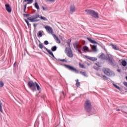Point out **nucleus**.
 Instances as JSON below:
<instances>
[{
  "instance_id": "obj_28",
  "label": "nucleus",
  "mask_w": 127,
  "mask_h": 127,
  "mask_svg": "<svg viewBox=\"0 0 127 127\" xmlns=\"http://www.w3.org/2000/svg\"><path fill=\"white\" fill-rule=\"evenodd\" d=\"M76 86L77 87H80V82H79V80H76Z\"/></svg>"
},
{
  "instance_id": "obj_6",
  "label": "nucleus",
  "mask_w": 127,
  "mask_h": 127,
  "mask_svg": "<svg viewBox=\"0 0 127 127\" xmlns=\"http://www.w3.org/2000/svg\"><path fill=\"white\" fill-rule=\"evenodd\" d=\"M103 72L105 73L106 75L111 77L112 76H115V72L110 70L109 68H104L102 69Z\"/></svg>"
},
{
  "instance_id": "obj_36",
  "label": "nucleus",
  "mask_w": 127,
  "mask_h": 127,
  "mask_svg": "<svg viewBox=\"0 0 127 127\" xmlns=\"http://www.w3.org/2000/svg\"><path fill=\"white\" fill-rule=\"evenodd\" d=\"M113 86H114L116 88V89H118V90H120V87H119L118 85L115 84H113Z\"/></svg>"
},
{
  "instance_id": "obj_4",
  "label": "nucleus",
  "mask_w": 127,
  "mask_h": 127,
  "mask_svg": "<svg viewBox=\"0 0 127 127\" xmlns=\"http://www.w3.org/2000/svg\"><path fill=\"white\" fill-rule=\"evenodd\" d=\"M84 109L87 113H90L92 110V104L89 100H87L84 103Z\"/></svg>"
},
{
  "instance_id": "obj_47",
  "label": "nucleus",
  "mask_w": 127,
  "mask_h": 127,
  "mask_svg": "<svg viewBox=\"0 0 127 127\" xmlns=\"http://www.w3.org/2000/svg\"><path fill=\"white\" fill-rule=\"evenodd\" d=\"M62 93H63V95H64V92H63Z\"/></svg>"
},
{
  "instance_id": "obj_39",
  "label": "nucleus",
  "mask_w": 127,
  "mask_h": 127,
  "mask_svg": "<svg viewBox=\"0 0 127 127\" xmlns=\"http://www.w3.org/2000/svg\"><path fill=\"white\" fill-rule=\"evenodd\" d=\"M60 61H61L62 62H67V61L65 59L60 60Z\"/></svg>"
},
{
  "instance_id": "obj_32",
  "label": "nucleus",
  "mask_w": 127,
  "mask_h": 127,
  "mask_svg": "<svg viewBox=\"0 0 127 127\" xmlns=\"http://www.w3.org/2000/svg\"><path fill=\"white\" fill-rule=\"evenodd\" d=\"M38 36H40V37H41L42 36V32L41 31H39Z\"/></svg>"
},
{
  "instance_id": "obj_2",
  "label": "nucleus",
  "mask_w": 127,
  "mask_h": 127,
  "mask_svg": "<svg viewBox=\"0 0 127 127\" xmlns=\"http://www.w3.org/2000/svg\"><path fill=\"white\" fill-rule=\"evenodd\" d=\"M45 28L46 30H47L48 33H49L50 34H52L55 40H56V42L57 43L60 44L61 43V41H60V39L56 36L55 34H53V29L52 28L49 26H46L45 27Z\"/></svg>"
},
{
  "instance_id": "obj_24",
  "label": "nucleus",
  "mask_w": 127,
  "mask_h": 127,
  "mask_svg": "<svg viewBox=\"0 0 127 127\" xmlns=\"http://www.w3.org/2000/svg\"><path fill=\"white\" fill-rule=\"evenodd\" d=\"M81 46L80 45V44H78V45H77L76 48H75V49H76V50H80V49H81Z\"/></svg>"
},
{
  "instance_id": "obj_11",
  "label": "nucleus",
  "mask_w": 127,
  "mask_h": 127,
  "mask_svg": "<svg viewBox=\"0 0 127 127\" xmlns=\"http://www.w3.org/2000/svg\"><path fill=\"white\" fill-rule=\"evenodd\" d=\"M70 12H72V13H73V12H75V11H76V7L74 5H70Z\"/></svg>"
},
{
  "instance_id": "obj_25",
  "label": "nucleus",
  "mask_w": 127,
  "mask_h": 127,
  "mask_svg": "<svg viewBox=\"0 0 127 127\" xmlns=\"http://www.w3.org/2000/svg\"><path fill=\"white\" fill-rule=\"evenodd\" d=\"M80 74H81L82 75L84 76V77H87V73H86V72L80 71Z\"/></svg>"
},
{
  "instance_id": "obj_14",
  "label": "nucleus",
  "mask_w": 127,
  "mask_h": 127,
  "mask_svg": "<svg viewBox=\"0 0 127 127\" xmlns=\"http://www.w3.org/2000/svg\"><path fill=\"white\" fill-rule=\"evenodd\" d=\"M23 2H27V4H30L33 2V0H24Z\"/></svg>"
},
{
  "instance_id": "obj_38",
  "label": "nucleus",
  "mask_w": 127,
  "mask_h": 127,
  "mask_svg": "<svg viewBox=\"0 0 127 127\" xmlns=\"http://www.w3.org/2000/svg\"><path fill=\"white\" fill-rule=\"evenodd\" d=\"M123 84L124 85V86H125L127 88V82H126V81L123 82Z\"/></svg>"
},
{
  "instance_id": "obj_16",
  "label": "nucleus",
  "mask_w": 127,
  "mask_h": 127,
  "mask_svg": "<svg viewBox=\"0 0 127 127\" xmlns=\"http://www.w3.org/2000/svg\"><path fill=\"white\" fill-rule=\"evenodd\" d=\"M106 56H105V54L103 53L99 56V58H100V59H104V60H106Z\"/></svg>"
},
{
  "instance_id": "obj_9",
  "label": "nucleus",
  "mask_w": 127,
  "mask_h": 127,
  "mask_svg": "<svg viewBox=\"0 0 127 127\" xmlns=\"http://www.w3.org/2000/svg\"><path fill=\"white\" fill-rule=\"evenodd\" d=\"M64 67H66V68H67V69H68V70H70V71H73L75 73H79V71H78V70H77V69L75 68L74 67L71 66L69 64H64Z\"/></svg>"
},
{
  "instance_id": "obj_13",
  "label": "nucleus",
  "mask_w": 127,
  "mask_h": 127,
  "mask_svg": "<svg viewBox=\"0 0 127 127\" xmlns=\"http://www.w3.org/2000/svg\"><path fill=\"white\" fill-rule=\"evenodd\" d=\"M87 39L88 40V41L91 42V43H93V44H98V42H97L96 41L94 40H92L91 38H87Z\"/></svg>"
},
{
  "instance_id": "obj_17",
  "label": "nucleus",
  "mask_w": 127,
  "mask_h": 127,
  "mask_svg": "<svg viewBox=\"0 0 127 127\" xmlns=\"http://www.w3.org/2000/svg\"><path fill=\"white\" fill-rule=\"evenodd\" d=\"M121 64H122V66H124V67H126V66H127V63L126 61L122 60V62H121Z\"/></svg>"
},
{
  "instance_id": "obj_18",
  "label": "nucleus",
  "mask_w": 127,
  "mask_h": 127,
  "mask_svg": "<svg viewBox=\"0 0 127 127\" xmlns=\"http://www.w3.org/2000/svg\"><path fill=\"white\" fill-rule=\"evenodd\" d=\"M51 50H52V51H53V52L56 51V50H57V47L56 46L52 47Z\"/></svg>"
},
{
  "instance_id": "obj_40",
  "label": "nucleus",
  "mask_w": 127,
  "mask_h": 127,
  "mask_svg": "<svg viewBox=\"0 0 127 127\" xmlns=\"http://www.w3.org/2000/svg\"><path fill=\"white\" fill-rule=\"evenodd\" d=\"M85 58H87V59H89V60H90V59L91 58V57H89L88 56H86Z\"/></svg>"
},
{
  "instance_id": "obj_21",
  "label": "nucleus",
  "mask_w": 127,
  "mask_h": 127,
  "mask_svg": "<svg viewBox=\"0 0 127 127\" xmlns=\"http://www.w3.org/2000/svg\"><path fill=\"white\" fill-rule=\"evenodd\" d=\"M35 7L37 8V9H39V5H38V3H37V2L35 3Z\"/></svg>"
},
{
  "instance_id": "obj_30",
  "label": "nucleus",
  "mask_w": 127,
  "mask_h": 127,
  "mask_svg": "<svg viewBox=\"0 0 127 127\" xmlns=\"http://www.w3.org/2000/svg\"><path fill=\"white\" fill-rule=\"evenodd\" d=\"M89 60H91V61H96V60H97V59L96 58L90 57V59H89Z\"/></svg>"
},
{
  "instance_id": "obj_35",
  "label": "nucleus",
  "mask_w": 127,
  "mask_h": 127,
  "mask_svg": "<svg viewBox=\"0 0 127 127\" xmlns=\"http://www.w3.org/2000/svg\"><path fill=\"white\" fill-rule=\"evenodd\" d=\"M39 47L41 49H42L43 48V45H42V44H39Z\"/></svg>"
},
{
  "instance_id": "obj_44",
  "label": "nucleus",
  "mask_w": 127,
  "mask_h": 127,
  "mask_svg": "<svg viewBox=\"0 0 127 127\" xmlns=\"http://www.w3.org/2000/svg\"><path fill=\"white\" fill-rule=\"evenodd\" d=\"M15 63H16V62H15V63L14 64V66H15Z\"/></svg>"
},
{
  "instance_id": "obj_42",
  "label": "nucleus",
  "mask_w": 127,
  "mask_h": 127,
  "mask_svg": "<svg viewBox=\"0 0 127 127\" xmlns=\"http://www.w3.org/2000/svg\"><path fill=\"white\" fill-rule=\"evenodd\" d=\"M117 71H118V72H121V69H118Z\"/></svg>"
},
{
  "instance_id": "obj_15",
  "label": "nucleus",
  "mask_w": 127,
  "mask_h": 127,
  "mask_svg": "<svg viewBox=\"0 0 127 127\" xmlns=\"http://www.w3.org/2000/svg\"><path fill=\"white\" fill-rule=\"evenodd\" d=\"M111 45L113 49H114V50H120V48H119L116 45L113 44H111Z\"/></svg>"
},
{
  "instance_id": "obj_1",
  "label": "nucleus",
  "mask_w": 127,
  "mask_h": 127,
  "mask_svg": "<svg viewBox=\"0 0 127 127\" xmlns=\"http://www.w3.org/2000/svg\"><path fill=\"white\" fill-rule=\"evenodd\" d=\"M37 18H40V19L44 20L45 21L47 20L46 17L42 16H40L39 14H36L31 17H29L27 18V19L28 20H30L31 22H37V21H39V20L37 19Z\"/></svg>"
},
{
  "instance_id": "obj_3",
  "label": "nucleus",
  "mask_w": 127,
  "mask_h": 127,
  "mask_svg": "<svg viewBox=\"0 0 127 127\" xmlns=\"http://www.w3.org/2000/svg\"><path fill=\"white\" fill-rule=\"evenodd\" d=\"M28 85L29 88L33 90V92H34V91H36V87L38 91H40V90H41V88L36 82H33L32 81H29L28 83Z\"/></svg>"
},
{
  "instance_id": "obj_34",
  "label": "nucleus",
  "mask_w": 127,
  "mask_h": 127,
  "mask_svg": "<svg viewBox=\"0 0 127 127\" xmlns=\"http://www.w3.org/2000/svg\"><path fill=\"white\" fill-rule=\"evenodd\" d=\"M95 65H96V66H98V67H101V64L100 63V62H97L95 64Z\"/></svg>"
},
{
  "instance_id": "obj_50",
  "label": "nucleus",
  "mask_w": 127,
  "mask_h": 127,
  "mask_svg": "<svg viewBox=\"0 0 127 127\" xmlns=\"http://www.w3.org/2000/svg\"><path fill=\"white\" fill-rule=\"evenodd\" d=\"M95 69H96V70H98V69H97V68H95Z\"/></svg>"
},
{
  "instance_id": "obj_27",
  "label": "nucleus",
  "mask_w": 127,
  "mask_h": 127,
  "mask_svg": "<svg viewBox=\"0 0 127 127\" xmlns=\"http://www.w3.org/2000/svg\"><path fill=\"white\" fill-rule=\"evenodd\" d=\"M83 51H89V48L87 46L83 47Z\"/></svg>"
},
{
  "instance_id": "obj_41",
  "label": "nucleus",
  "mask_w": 127,
  "mask_h": 127,
  "mask_svg": "<svg viewBox=\"0 0 127 127\" xmlns=\"http://www.w3.org/2000/svg\"><path fill=\"white\" fill-rule=\"evenodd\" d=\"M27 4H28L27 3L26 4L24 5V8H25V9H26V6H27Z\"/></svg>"
},
{
  "instance_id": "obj_51",
  "label": "nucleus",
  "mask_w": 127,
  "mask_h": 127,
  "mask_svg": "<svg viewBox=\"0 0 127 127\" xmlns=\"http://www.w3.org/2000/svg\"><path fill=\"white\" fill-rule=\"evenodd\" d=\"M117 111H120V110H118Z\"/></svg>"
},
{
  "instance_id": "obj_12",
  "label": "nucleus",
  "mask_w": 127,
  "mask_h": 127,
  "mask_svg": "<svg viewBox=\"0 0 127 127\" xmlns=\"http://www.w3.org/2000/svg\"><path fill=\"white\" fill-rule=\"evenodd\" d=\"M44 49L46 50V51H47L48 53H49L50 55H51V56L53 57V58L55 57L54 56V55L53 54V53H52V52H51L50 50L47 49L46 47H44Z\"/></svg>"
},
{
  "instance_id": "obj_43",
  "label": "nucleus",
  "mask_w": 127,
  "mask_h": 127,
  "mask_svg": "<svg viewBox=\"0 0 127 127\" xmlns=\"http://www.w3.org/2000/svg\"><path fill=\"white\" fill-rule=\"evenodd\" d=\"M103 77L104 78H107V76H106L105 75H103Z\"/></svg>"
},
{
  "instance_id": "obj_31",
  "label": "nucleus",
  "mask_w": 127,
  "mask_h": 127,
  "mask_svg": "<svg viewBox=\"0 0 127 127\" xmlns=\"http://www.w3.org/2000/svg\"><path fill=\"white\" fill-rule=\"evenodd\" d=\"M56 0H46L47 2H54Z\"/></svg>"
},
{
  "instance_id": "obj_45",
  "label": "nucleus",
  "mask_w": 127,
  "mask_h": 127,
  "mask_svg": "<svg viewBox=\"0 0 127 127\" xmlns=\"http://www.w3.org/2000/svg\"><path fill=\"white\" fill-rule=\"evenodd\" d=\"M25 15L26 16H28V15H27V14H25Z\"/></svg>"
},
{
  "instance_id": "obj_7",
  "label": "nucleus",
  "mask_w": 127,
  "mask_h": 127,
  "mask_svg": "<svg viewBox=\"0 0 127 127\" xmlns=\"http://www.w3.org/2000/svg\"><path fill=\"white\" fill-rule=\"evenodd\" d=\"M105 60H108L109 63H110V64H114V62H115L114 56L110 54H107Z\"/></svg>"
},
{
  "instance_id": "obj_5",
  "label": "nucleus",
  "mask_w": 127,
  "mask_h": 127,
  "mask_svg": "<svg viewBox=\"0 0 127 127\" xmlns=\"http://www.w3.org/2000/svg\"><path fill=\"white\" fill-rule=\"evenodd\" d=\"M85 12H87L88 14H90L93 17L95 18H99V13L98 12L93 10H85Z\"/></svg>"
},
{
  "instance_id": "obj_46",
  "label": "nucleus",
  "mask_w": 127,
  "mask_h": 127,
  "mask_svg": "<svg viewBox=\"0 0 127 127\" xmlns=\"http://www.w3.org/2000/svg\"><path fill=\"white\" fill-rule=\"evenodd\" d=\"M25 8H24V11H25Z\"/></svg>"
},
{
  "instance_id": "obj_23",
  "label": "nucleus",
  "mask_w": 127,
  "mask_h": 127,
  "mask_svg": "<svg viewBox=\"0 0 127 127\" xmlns=\"http://www.w3.org/2000/svg\"><path fill=\"white\" fill-rule=\"evenodd\" d=\"M4 86V83H3V82L2 81L0 80V88H2Z\"/></svg>"
},
{
  "instance_id": "obj_19",
  "label": "nucleus",
  "mask_w": 127,
  "mask_h": 127,
  "mask_svg": "<svg viewBox=\"0 0 127 127\" xmlns=\"http://www.w3.org/2000/svg\"><path fill=\"white\" fill-rule=\"evenodd\" d=\"M0 113H3V111H2V103H1V102L0 101Z\"/></svg>"
},
{
  "instance_id": "obj_8",
  "label": "nucleus",
  "mask_w": 127,
  "mask_h": 127,
  "mask_svg": "<svg viewBox=\"0 0 127 127\" xmlns=\"http://www.w3.org/2000/svg\"><path fill=\"white\" fill-rule=\"evenodd\" d=\"M65 53L67 56L69 57V58H73V52H72V50H71V48H66L65 49Z\"/></svg>"
},
{
  "instance_id": "obj_10",
  "label": "nucleus",
  "mask_w": 127,
  "mask_h": 127,
  "mask_svg": "<svg viewBox=\"0 0 127 127\" xmlns=\"http://www.w3.org/2000/svg\"><path fill=\"white\" fill-rule=\"evenodd\" d=\"M5 6L6 10H7L8 12H11V7H10V6L9 5V4H6L5 5Z\"/></svg>"
},
{
  "instance_id": "obj_29",
  "label": "nucleus",
  "mask_w": 127,
  "mask_h": 127,
  "mask_svg": "<svg viewBox=\"0 0 127 127\" xmlns=\"http://www.w3.org/2000/svg\"><path fill=\"white\" fill-rule=\"evenodd\" d=\"M72 40H71V39H68V42L67 43V45H68V46L69 47V48H70V45H71V41Z\"/></svg>"
},
{
  "instance_id": "obj_20",
  "label": "nucleus",
  "mask_w": 127,
  "mask_h": 127,
  "mask_svg": "<svg viewBox=\"0 0 127 127\" xmlns=\"http://www.w3.org/2000/svg\"><path fill=\"white\" fill-rule=\"evenodd\" d=\"M79 65L80 67V68H82V69H85V65L83 64L79 63Z\"/></svg>"
},
{
  "instance_id": "obj_22",
  "label": "nucleus",
  "mask_w": 127,
  "mask_h": 127,
  "mask_svg": "<svg viewBox=\"0 0 127 127\" xmlns=\"http://www.w3.org/2000/svg\"><path fill=\"white\" fill-rule=\"evenodd\" d=\"M79 44V43L78 42H75L74 44H73V46L74 48H77V47L78 46Z\"/></svg>"
},
{
  "instance_id": "obj_33",
  "label": "nucleus",
  "mask_w": 127,
  "mask_h": 127,
  "mask_svg": "<svg viewBox=\"0 0 127 127\" xmlns=\"http://www.w3.org/2000/svg\"><path fill=\"white\" fill-rule=\"evenodd\" d=\"M25 22L27 23L28 26H30V24H29V22L27 19H25Z\"/></svg>"
},
{
  "instance_id": "obj_48",
  "label": "nucleus",
  "mask_w": 127,
  "mask_h": 127,
  "mask_svg": "<svg viewBox=\"0 0 127 127\" xmlns=\"http://www.w3.org/2000/svg\"><path fill=\"white\" fill-rule=\"evenodd\" d=\"M126 79L127 80V76H126Z\"/></svg>"
},
{
  "instance_id": "obj_49",
  "label": "nucleus",
  "mask_w": 127,
  "mask_h": 127,
  "mask_svg": "<svg viewBox=\"0 0 127 127\" xmlns=\"http://www.w3.org/2000/svg\"><path fill=\"white\" fill-rule=\"evenodd\" d=\"M43 9H44V10H45V9H44V7H43Z\"/></svg>"
},
{
  "instance_id": "obj_26",
  "label": "nucleus",
  "mask_w": 127,
  "mask_h": 127,
  "mask_svg": "<svg viewBox=\"0 0 127 127\" xmlns=\"http://www.w3.org/2000/svg\"><path fill=\"white\" fill-rule=\"evenodd\" d=\"M92 50H94V51H96L97 50V46L95 45L92 46Z\"/></svg>"
},
{
  "instance_id": "obj_37",
  "label": "nucleus",
  "mask_w": 127,
  "mask_h": 127,
  "mask_svg": "<svg viewBox=\"0 0 127 127\" xmlns=\"http://www.w3.org/2000/svg\"><path fill=\"white\" fill-rule=\"evenodd\" d=\"M44 44L45 45H48V44H49V42H48V41H44Z\"/></svg>"
}]
</instances>
